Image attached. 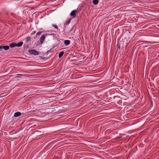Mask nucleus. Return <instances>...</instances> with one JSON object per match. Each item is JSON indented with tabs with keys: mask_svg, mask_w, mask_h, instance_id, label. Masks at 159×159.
Listing matches in <instances>:
<instances>
[{
	"mask_svg": "<svg viewBox=\"0 0 159 159\" xmlns=\"http://www.w3.org/2000/svg\"><path fill=\"white\" fill-rule=\"evenodd\" d=\"M52 26L54 27L55 28L58 29V27L57 25L55 24H52Z\"/></svg>",
	"mask_w": 159,
	"mask_h": 159,
	"instance_id": "nucleus-12",
	"label": "nucleus"
},
{
	"mask_svg": "<svg viewBox=\"0 0 159 159\" xmlns=\"http://www.w3.org/2000/svg\"><path fill=\"white\" fill-rule=\"evenodd\" d=\"M18 75H21L20 74H18Z\"/></svg>",
	"mask_w": 159,
	"mask_h": 159,
	"instance_id": "nucleus-17",
	"label": "nucleus"
},
{
	"mask_svg": "<svg viewBox=\"0 0 159 159\" xmlns=\"http://www.w3.org/2000/svg\"><path fill=\"white\" fill-rule=\"evenodd\" d=\"M28 52L31 55H37L39 54V52L35 50H28Z\"/></svg>",
	"mask_w": 159,
	"mask_h": 159,
	"instance_id": "nucleus-1",
	"label": "nucleus"
},
{
	"mask_svg": "<svg viewBox=\"0 0 159 159\" xmlns=\"http://www.w3.org/2000/svg\"><path fill=\"white\" fill-rule=\"evenodd\" d=\"M23 44V42H20L17 43H16V46L17 47H20Z\"/></svg>",
	"mask_w": 159,
	"mask_h": 159,
	"instance_id": "nucleus-7",
	"label": "nucleus"
},
{
	"mask_svg": "<svg viewBox=\"0 0 159 159\" xmlns=\"http://www.w3.org/2000/svg\"><path fill=\"white\" fill-rule=\"evenodd\" d=\"M9 47L14 48L16 46V43H12L10 44Z\"/></svg>",
	"mask_w": 159,
	"mask_h": 159,
	"instance_id": "nucleus-8",
	"label": "nucleus"
},
{
	"mask_svg": "<svg viewBox=\"0 0 159 159\" xmlns=\"http://www.w3.org/2000/svg\"><path fill=\"white\" fill-rule=\"evenodd\" d=\"M118 48H119V49L120 48V46H119V47H118Z\"/></svg>",
	"mask_w": 159,
	"mask_h": 159,
	"instance_id": "nucleus-16",
	"label": "nucleus"
},
{
	"mask_svg": "<svg viewBox=\"0 0 159 159\" xmlns=\"http://www.w3.org/2000/svg\"><path fill=\"white\" fill-rule=\"evenodd\" d=\"M64 54V52L63 51L61 52L59 54V58H61L62 56Z\"/></svg>",
	"mask_w": 159,
	"mask_h": 159,
	"instance_id": "nucleus-10",
	"label": "nucleus"
},
{
	"mask_svg": "<svg viewBox=\"0 0 159 159\" xmlns=\"http://www.w3.org/2000/svg\"><path fill=\"white\" fill-rule=\"evenodd\" d=\"M25 42L27 43L31 41V38L30 37H28L25 38Z\"/></svg>",
	"mask_w": 159,
	"mask_h": 159,
	"instance_id": "nucleus-9",
	"label": "nucleus"
},
{
	"mask_svg": "<svg viewBox=\"0 0 159 159\" xmlns=\"http://www.w3.org/2000/svg\"><path fill=\"white\" fill-rule=\"evenodd\" d=\"M71 20V19H70L67 22L66 24L67 25H68L70 22Z\"/></svg>",
	"mask_w": 159,
	"mask_h": 159,
	"instance_id": "nucleus-14",
	"label": "nucleus"
},
{
	"mask_svg": "<svg viewBox=\"0 0 159 159\" xmlns=\"http://www.w3.org/2000/svg\"><path fill=\"white\" fill-rule=\"evenodd\" d=\"M9 49V46H8L0 45V51H2L3 49L5 50H7Z\"/></svg>",
	"mask_w": 159,
	"mask_h": 159,
	"instance_id": "nucleus-2",
	"label": "nucleus"
},
{
	"mask_svg": "<svg viewBox=\"0 0 159 159\" xmlns=\"http://www.w3.org/2000/svg\"><path fill=\"white\" fill-rule=\"evenodd\" d=\"M21 114V113L20 112H15L14 114V116L15 117H18L20 116Z\"/></svg>",
	"mask_w": 159,
	"mask_h": 159,
	"instance_id": "nucleus-6",
	"label": "nucleus"
},
{
	"mask_svg": "<svg viewBox=\"0 0 159 159\" xmlns=\"http://www.w3.org/2000/svg\"><path fill=\"white\" fill-rule=\"evenodd\" d=\"M45 38V36L44 35L41 36L40 39V43L42 44L43 43Z\"/></svg>",
	"mask_w": 159,
	"mask_h": 159,
	"instance_id": "nucleus-4",
	"label": "nucleus"
},
{
	"mask_svg": "<svg viewBox=\"0 0 159 159\" xmlns=\"http://www.w3.org/2000/svg\"><path fill=\"white\" fill-rule=\"evenodd\" d=\"M93 3L94 5H96L98 4V0H93Z\"/></svg>",
	"mask_w": 159,
	"mask_h": 159,
	"instance_id": "nucleus-11",
	"label": "nucleus"
},
{
	"mask_svg": "<svg viewBox=\"0 0 159 159\" xmlns=\"http://www.w3.org/2000/svg\"><path fill=\"white\" fill-rule=\"evenodd\" d=\"M78 13V11L76 10H74L72 11L70 13V15L72 16L73 18L76 17V14Z\"/></svg>",
	"mask_w": 159,
	"mask_h": 159,
	"instance_id": "nucleus-3",
	"label": "nucleus"
},
{
	"mask_svg": "<svg viewBox=\"0 0 159 159\" xmlns=\"http://www.w3.org/2000/svg\"><path fill=\"white\" fill-rule=\"evenodd\" d=\"M64 43L65 45H68L70 44V41L68 40H65L64 41Z\"/></svg>",
	"mask_w": 159,
	"mask_h": 159,
	"instance_id": "nucleus-5",
	"label": "nucleus"
},
{
	"mask_svg": "<svg viewBox=\"0 0 159 159\" xmlns=\"http://www.w3.org/2000/svg\"><path fill=\"white\" fill-rule=\"evenodd\" d=\"M42 33V31H39V32H38L36 34V35H37V36H38V35H40Z\"/></svg>",
	"mask_w": 159,
	"mask_h": 159,
	"instance_id": "nucleus-13",
	"label": "nucleus"
},
{
	"mask_svg": "<svg viewBox=\"0 0 159 159\" xmlns=\"http://www.w3.org/2000/svg\"><path fill=\"white\" fill-rule=\"evenodd\" d=\"M36 33V31H34L32 32L31 34V35H33V34H35Z\"/></svg>",
	"mask_w": 159,
	"mask_h": 159,
	"instance_id": "nucleus-15",
	"label": "nucleus"
}]
</instances>
